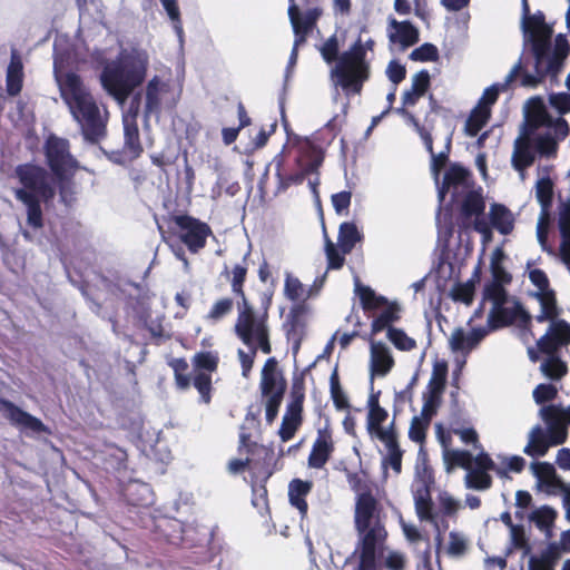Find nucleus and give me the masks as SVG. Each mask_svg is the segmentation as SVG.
Returning a JSON list of instances; mask_svg holds the SVG:
<instances>
[{"label":"nucleus","instance_id":"nucleus-34","mask_svg":"<svg viewBox=\"0 0 570 570\" xmlns=\"http://www.w3.org/2000/svg\"><path fill=\"white\" fill-rule=\"evenodd\" d=\"M379 510V501L370 490L358 493V532L371 524Z\"/></svg>","mask_w":570,"mask_h":570},{"label":"nucleus","instance_id":"nucleus-29","mask_svg":"<svg viewBox=\"0 0 570 570\" xmlns=\"http://www.w3.org/2000/svg\"><path fill=\"white\" fill-rule=\"evenodd\" d=\"M380 441L385 444L387 450V454L382 460V465L384 468L391 466L395 474H400L402 471L403 451L399 445L396 432L382 433Z\"/></svg>","mask_w":570,"mask_h":570},{"label":"nucleus","instance_id":"nucleus-8","mask_svg":"<svg viewBox=\"0 0 570 570\" xmlns=\"http://www.w3.org/2000/svg\"><path fill=\"white\" fill-rule=\"evenodd\" d=\"M358 303L368 317H374L371 324L373 335L384 331L391 323L400 320L401 307L397 302H390L373 288L358 282Z\"/></svg>","mask_w":570,"mask_h":570},{"label":"nucleus","instance_id":"nucleus-5","mask_svg":"<svg viewBox=\"0 0 570 570\" xmlns=\"http://www.w3.org/2000/svg\"><path fill=\"white\" fill-rule=\"evenodd\" d=\"M271 298H266L261 309L249 302H237L238 315L235 323L237 337L246 345L259 347L264 354L272 353L268 308Z\"/></svg>","mask_w":570,"mask_h":570},{"label":"nucleus","instance_id":"nucleus-62","mask_svg":"<svg viewBox=\"0 0 570 570\" xmlns=\"http://www.w3.org/2000/svg\"><path fill=\"white\" fill-rule=\"evenodd\" d=\"M556 518L557 511L549 505H543L534 510L531 514V520L541 530L551 528Z\"/></svg>","mask_w":570,"mask_h":570},{"label":"nucleus","instance_id":"nucleus-53","mask_svg":"<svg viewBox=\"0 0 570 570\" xmlns=\"http://www.w3.org/2000/svg\"><path fill=\"white\" fill-rule=\"evenodd\" d=\"M535 196L543 213L547 214L553 200V183L550 177H542L537 181Z\"/></svg>","mask_w":570,"mask_h":570},{"label":"nucleus","instance_id":"nucleus-28","mask_svg":"<svg viewBox=\"0 0 570 570\" xmlns=\"http://www.w3.org/2000/svg\"><path fill=\"white\" fill-rule=\"evenodd\" d=\"M23 86V63L18 50L12 49L7 68L6 87L9 96H18Z\"/></svg>","mask_w":570,"mask_h":570},{"label":"nucleus","instance_id":"nucleus-27","mask_svg":"<svg viewBox=\"0 0 570 570\" xmlns=\"http://www.w3.org/2000/svg\"><path fill=\"white\" fill-rule=\"evenodd\" d=\"M286 385L281 370L278 368V362L275 357L266 360L261 375V391L263 395H269L276 393L282 384Z\"/></svg>","mask_w":570,"mask_h":570},{"label":"nucleus","instance_id":"nucleus-32","mask_svg":"<svg viewBox=\"0 0 570 570\" xmlns=\"http://www.w3.org/2000/svg\"><path fill=\"white\" fill-rule=\"evenodd\" d=\"M124 150L131 159L138 158L144 148L140 142L139 129L135 118H124Z\"/></svg>","mask_w":570,"mask_h":570},{"label":"nucleus","instance_id":"nucleus-16","mask_svg":"<svg viewBox=\"0 0 570 570\" xmlns=\"http://www.w3.org/2000/svg\"><path fill=\"white\" fill-rule=\"evenodd\" d=\"M490 471H494L501 478L507 476V470L499 468L487 452L481 451L475 455L474 464L466 471L465 487L478 491L490 489L493 483Z\"/></svg>","mask_w":570,"mask_h":570},{"label":"nucleus","instance_id":"nucleus-3","mask_svg":"<svg viewBox=\"0 0 570 570\" xmlns=\"http://www.w3.org/2000/svg\"><path fill=\"white\" fill-rule=\"evenodd\" d=\"M523 10L525 17L523 19V31L528 36L531 45V51L534 58V73H529L522 66L520 85L525 88L539 87L547 76L557 77L561 71L559 67H550L551 38L553 29L546 22V16L542 11H537L529 16V6L523 0Z\"/></svg>","mask_w":570,"mask_h":570},{"label":"nucleus","instance_id":"nucleus-50","mask_svg":"<svg viewBox=\"0 0 570 570\" xmlns=\"http://www.w3.org/2000/svg\"><path fill=\"white\" fill-rule=\"evenodd\" d=\"M284 293L285 296L293 302L306 301L311 297V293L307 292L303 283L289 273H287L285 277Z\"/></svg>","mask_w":570,"mask_h":570},{"label":"nucleus","instance_id":"nucleus-25","mask_svg":"<svg viewBox=\"0 0 570 570\" xmlns=\"http://www.w3.org/2000/svg\"><path fill=\"white\" fill-rule=\"evenodd\" d=\"M535 147L532 140H527V138H515L511 157L512 167L522 174L535 161Z\"/></svg>","mask_w":570,"mask_h":570},{"label":"nucleus","instance_id":"nucleus-30","mask_svg":"<svg viewBox=\"0 0 570 570\" xmlns=\"http://www.w3.org/2000/svg\"><path fill=\"white\" fill-rule=\"evenodd\" d=\"M489 225L502 235H509L514 228V218L510 209L503 204L493 203L489 212Z\"/></svg>","mask_w":570,"mask_h":570},{"label":"nucleus","instance_id":"nucleus-33","mask_svg":"<svg viewBox=\"0 0 570 570\" xmlns=\"http://www.w3.org/2000/svg\"><path fill=\"white\" fill-rule=\"evenodd\" d=\"M222 275L229 281L232 292L237 298V302H248L244 289L247 277V266L245 264H235L232 269L225 266Z\"/></svg>","mask_w":570,"mask_h":570},{"label":"nucleus","instance_id":"nucleus-23","mask_svg":"<svg viewBox=\"0 0 570 570\" xmlns=\"http://www.w3.org/2000/svg\"><path fill=\"white\" fill-rule=\"evenodd\" d=\"M387 36L392 43H400L403 48L414 46L420 40L416 27L410 21H397L394 18L389 20Z\"/></svg>","mask_w":570,"mask_h":570},{"label":"nucleus","instance_id":"nucleus-64","mask_svg":"<svg viewBox=\"0 0 570 570\" xmlns=\"http://www.w3.org/2000/svg\"><path fill=\"white\" fill-rule=\"evenodd\" d=\"M560 346L570 344V324L564 320L552 322L548 330Z\"/></svg>","mask_w":570,"mask_h":570},{"label":"nucleus","instance_id":"nucleus-31","mask_svg":"<svg viewBox=\"0 0 570 570\" xmlns=\"http://www.w3.org/2000/svg\"><path fill=\"white\" fill-rule=\"evenodd\" d=\"M312 488L313 482L301 479L292 480L288 485L289 502L298 510L302 519L307 515L308 504L305 498L311 492Z\"/></svg>","mask_w":570,"mask_h":570},{"label":"nucleus","instance_id":"nucleus-37","mask_svg":"<svg viewBox=\"0 0 570 570\" xmlns=\"http://www.w3.org/2000/svg\"><path fill=\"white\" fill-rule=\"evenodd\" d=\"M560 559V548L556 542L549 543L547 549L539 557H531L529 560V570H554V566Z\"/></svg>","mask_w":570,"mask_h":570},{"label":"nucleus","instance_id":"nucleus-63","mask_svg":"<svg viewBox=\"0 0 570 570\" xmlns=\"http://www.w3.org/2000/svg\"><path fill=\"white\" fill-rule=\"evenodd\" d=\"M333 469L346 479L352 490L356 491V466L352 459L338 460Z\"/></svg>","mask_w":570,"mask_h":570},{"label":"nucleus","instance_id":"nucleus-26","mask_svg":"<svg viewBox=\"0 0 570 570\" xmlns=\"http://www.w3.org/2000/svg\"><path fill=\"white\" fill-rule=\"evenodd\" d=\"M521 71L522 61L520 59L509 71L503 82H497L485 88L478 106H483L491 110V106L497 102L500 92L507 91L511 83L519 77Z\"/></svg>","mask_w":570,"mask_h":570},{"label":"nucleus","instance_id":"nucleus-56","mask_svg":"<svg viewBox=\"0 0 570 570\" xmlns=\"http://www.w3.org/2000/svg\"><path fill=\"white\" fill-rule=\"evenodd\" d=\"M387 337L400 351H412L416 347L414 338L410 337L403 330L387 326Z\"/></svg>","mask_w":570,"mask_h":570},{"label":"nucleus","instance_id":"nucleus-43","mask_svg":"<svg viewBox=\"0 0 570 570\" xmlns=\"http://www.w3.org/2000/svg\"><path fill=\"white\" fill-rule=\"evenodd\" d=\"M168 365L174 372L176 387L180 391L188 390L191 386V374L186 358H171L168 361Z\"/></svg>","mask_w":570,"mask_h":570},{"label":"nucleus","instance_id":"nucleus-57","mask_svg":"<svg viewBox=\"0 0 570 570\" xmlns=\"http://www.w3.org/2000/svg\"><path fill=\"white\" fill-rule=\"evenodd\" d=\"M507 284L490 282L484 286L483 298L493 303V306L504 305L508 301V293L504 288Z\"/></svg>","mask_w":570,"mask_h":570},{"label":"nucleus","instance_id":"nucleus-1","mask_svg":"<svg viewBox=\"0 0 570 570\" xmlns=\"http://www.w3.org/2000/svg\"><path fill=\"white\" fill-rule=\"evenodd\" d=\"M56 79L61 98L79 124L83 138L92 144L98 142L107 134V120L81 77L73 71H56Z\"/></svg>","mask_w":570,"mask_h":570},{"label":"nucleus","instance_id":"nucleus-38","mask_svg":"<svg viewBox=\"0 0 570 570\" xmlns=\"http://www.w3.org/2000/svg\"><path fill=\"white\" fill-rule=\"evenodd\" d=\"M193 372L213 375L218 370L219 355L213 351H200L191 357Z\"/></svg>","mask_w":570,"mask_h":570},{"label":"nucleus","instance_id":"nucleus-42","mask_svg":"<svg viewBox=\"0 0 570 570\" xmlns=\"http://www.w3.org/2000/svg\"><path fill=\"white\" fill-rule=\"evenodd\" d=\"M550 446L551 444L543 430L540 426H535L530 433L529 443L525 445L523 452L530 456H543Z\"/></svg>","mask_w":570,"mask_h":570},{"label":"nucleus","instance_id":"nucleus-35","mask_svg":"<svg viewBox=\"0 0 570 570\" xmlns=\"http://www.w3.org/2000/svg\"><path fill=\"white\" fill-rule=\"evenodd\" d=\"M535 476L547 488L549 494H556L564 482L557 475L554 466L549 462H538L532 464Z\"/></svg>","mask_w":570,"mask_h":570},{"label":"nucleus","instance_id":"nucleus-11","mask_svg":"<svg viewBox=\"0 0 570 570\" xmlns=\"http://www.w3.org/2000/svg\"><path fill=\"white\" fill-rule=\"evenodd\" d=\"M244 430L245 426L243 425L239 434L238 452L244 450L247 453L252 478L255 481L266 482L273 474L274 450L252 441L250 434Z\"/></svg>","mask_w":570,"mask_h":570},{"label":"nucleus","instance_id":"nucleus-39","mask_svg":"<svg viewBox=\"0 0 570 570\" xmlns=\"http://www.w3.org/2000/svg\"><path fill=\"white\" fill-rule=\"evenodd\" d=\"M129 504L134 507H147L153 503L151 490L146 483L131 482L125 490Z\"/></svg>","mask_w":570,"mask_h":570},{"label":"nucleus","instance_id":"nucleus-14","mask_svg":"<svg viewBox=\"0 0 570 570\" xmlns=\"http://www.w3.org/2000/svg\"><path fill=\"white\" fill-rule=\"evenodd\" d=\"M324 238L327 266L331 269H338L344 265L345 255L350 254L356 245V223L344 222L340 225L337 244H334L325 229Z\"/></svg>","mask_w":570,"mask_h":570},{"label":"nucleus","instance_id":"nucleus-40","mask_svg":"<svg viewBox=\"0 0 570 570\" xmlns=\"http://www.w3.org/2000/svg\"><path fill=\"white\" fill-rule=\"evenodd\" d=\"M474 458L471 452L466 450H446L443 451V462L445 470L451 472L455 468L470 470L474 464Z\"/></svg>","mask_w":570,"mask_h":570},{"label":"nucleus","instance_id":"nucleus-59","mask_svg":"<svg viewBox=\"0 0 570 570\" xmlns=\"http://www.w3.org/2000/svg\"><path fill=\"white\" fill-rule=\"evenodd\" d=\"M452 148V135H449L445 141L444 149L440 151L439 154H431V173L435 177V179H439V176L442 171V169L446 166V163L449 161V156L451 154Z\"/></svg>","mask_w":570,"mask_h":570},{"label":"nucleus","instance_id":"nucleus-55","mask_svg":"<svg viewBox=\"0 0 570 570\" xmlns=\"http://www.w3.org/2000/svg\"><path fill=\"white\" fill-rule=\"evenodd\" d=\"M286 391V385L282 382L278 391L276 393L265 395L267 397L265 404V417L268 424H272L274 420L277 417L279 406L282 404L284 394Z\"/></svg>","mask_w":570,"mask_h":570},{"label":"nucleus","instance_id":"nucleus-44","mask_svg":"<svg viewBox=\"0 0 570 570\" xmlns=\"http://www.w3.org/2000/svg\"><path fill=\"white\" fill-rule=\"evenodd\" d=\"M491 110L483 106H476L465 121V134L475 137L490 119Z\"/></svg>","mask_w":570,"mask_h":570},{"label":"nucleus","instance_id":"nucleus-48","mask_svg":"<svg viewBox=\"0 0 570 570\" xmlns=\"http://www.w3.org/2000/svg\"><path fill=\"white\" fill-rule=\"evenodd\" d=\"M505 254L502 248H495L491 256L490 271L492 274V282L510 284L512 275L504 268L503 261Z\"/></svg>","mask_w":570,"mask_h":570},{"label":"nucleus","instance_id":"nucleus-52","mask_svg":"<svg viewBox=\"0 0 570 570\" xmlns=\"http://www.w3.org/2000/svg\"><path fill=\"white\" fill-rule=\"evenodd\" d=\"M541 372L553 381L561 380L568 373L567 364L558 356H548L540 366Z\"/></svg>","mask_w":570,"mask_h":570},{"label":"nucleus","instance_id":"nucleus-18","mask_svg":"<svg viewBox=\"0 0 570 570\" xmlns=\"http://www.w3.org/2000/svg\"><path fill=\"white\" fill-rule=\"evenodd\" d=\"M515 322L521 330L531 332V315L520 302H515L513 307L493 306L488 316V326L491 330L507 327Z\"/></svg>","mask_w":570,"mask_h":570},{"label":"nucleus","instance_id":"nucleus-58","mask_svg":"<svg viewBox=\"0 0 570 570\" xmlns=\"http://www.w3.org/2000/svg\"><path fill=\"white\" fill-rule=\"evenodd\" d=\"M570 51V46L564 35L559 33L554 40V49L553 53H550V67H559L562 69L563 61L568 57Z\"/></svg>","mask_w":570,"mask_h":570},{"label":"nucleus","instance_id":"nucleus-6","mask_svg":"<svg viewBox=\"0 0 570 570\" xmlns=\"http://www.w3.org/2000/svg\"><path fill=\"white\" fill-rule=\"evenodd\" d=\"M324 160L323 149L309 139H304L297 144V155L295 157L298 170L294 173H285L282 161L276 163V177L278 188L286 190L293 185H299L306 176L315 174L313 179L308 180L314 195L317 196V187L320 185L318 168Z\"/></svg>","mask_w":570,"mask_h":570},{"label":"nucleus","instance_id":"nucleus-41","mask_svg":"<svg viewBox=\"0 0 570 570\" xmlns=\"http://www.w3.org/2000/svg\"><path fill=\"white\" fill-rule=\"evenodd\" d=\"M302 422L303 417L301 411L286 409L281 428L278 430V435L282 442H288L292 440L302 425Z\"/></svg>","mask_w":570,"mask_h":570},{"label":"nucleus","instance_id":"nucleus-22","mask_svg":"<svg viewBox=\"0 0 570 570\" xmlns=\"http://www.w3.org/2000/svg\"><path fill=\"white\" fill-rule=\"evenodd\" d=\"M380 390L374 391V389H371V394L367 401V430L371 434H374L379 440H381L382 433L395 432L393 422L389 429L382 428V423L387 419L389 414L385 409L380 406Z\"/></svg>","mask_w":570,"mask_h":570},{"label":"nucleus","instance_id":"nucleus-13","mask_svg":"<svg viewBox=\"0 0 570 570\" xmlns=\"http://www.w3.org/2000/svg\"><path fill=\"white\" fill-rule=\"evenodd\" d=\"M484 212L485 199L481 189L468 191L463 197L460 207V216L462 218L463 226H468V223H470L474 217L473 229L481 234L483 243H489L492 240L493 233L484 217Z\"/></svg>","mask_w":570,"mask_h":570},{"label":"nucleus","instance_id":"nucleus-46","mask_svg":"<svg viewBox=\"0 0 570 570\" xmlns=\"http://www.w3.org/2000/svg\"><path fill=\"white\" fill-rule=\"evenodd\" d=\"M414 503L415 511L420 520H433V502L428 487L419 489L414 493Z\"/></svg>","mask_w":570,"mask_h":570},{"label":"nucleus","instance_id":"nucleus-21","mask_svg":"<svg viewBox=\"0 0 570 570\" xmlns=\"http://www.w3.org/2000/svg\"><path fill=\"white\" fill-rule=\"evenodd\" d=\"M286 338L293 344V352L296 354L306 334V318L304 306L297 305L291 308L284 324Z\"/></svg>","mask_w":570,"mask_h":570},{"label":"nucleus","instance_id":"nucleus-9","mask_svg":"<svg viewBox=\"0 0 570 570\" xmlns=\"http://www.w3.org/2000/svg\"><path fill=\"white\" fill-rule=\"evenodd\" d=\"M169 232L186 246L190 254H198L213 235L212 227L188 214H171L166 218Z\"/></svg>","mask_w":570,"mask_h":570},{"label":"nucleus","instance_id":"nucleus-19","mask_svg":"<svg viewBox=\"0 0 570 570\" xmlns=\"http://www.w3.org/2000/svg\"><path fill=\"white\" fill-rule=\"evenodd\" d=\"M0 412L12 425L20 428L21 430H28L35 433H45L48 431L47 426L40 419L23 411L7 399L0 397Z\"/></svg>","mask_w":570,"mask_h":570},{"label":"nucleus","instance_id":"nucleus-45","mask_svg":"<svg viewBox=\"0 0 570 570\" xmlns=\"http://www.w3.org/2000/svg\"><path fill=\"white\" fill-rule=\"evenodd\" d=\"M559 229L562 237L560 253L564 263L570 265V204H567L560 213Z\"/></svg>","mask_w":570,"mask_h":570},{"label":"nucleus","instance_id":"nucleus-61","mask_svg":"<svg viewBox=\"0 0 570 570\" xmlns=\"http://www.w3.org/2000/svg\"><path fill=\"white\" fill-rule=\"evenodd\" d=\"M234 301L230 297H223L216 301L206 315V320L216 323L232 313Z\"/></svg>","mask_w":570,"mask_h":570},{"label":"nucleus","instance_id":"nucleus-51","mask_svg":"<svg viewBox=\"0 0 570 570\" xmlns=\"http://www.w3.org/2000/svg\"><path fill=\"white\" fill-rule=\"evenodd\" d=\"M191 386H194L199 394V403L209 404L212 402L214 386L210 375L194 373L191 375Z\"/></svg>","mask_w":570,"mask_h":570},{"label":"nucleus","instance_id":"nucleus-4","mask_svg":"<svg viewBox=\"0 0 570 570\" xmlns=\"http://www.w3.org/2000/svg\"><path fill=\"white\" fill-rule=\"evenodd\" d=\"M345 31L335 32L321 46L320 51L324 61L334 63L331 80L346 97L356 95V40L348 49L340 55V38L344 39Z\"/></svg>","mask_w":570,"mask_h":570},{"label":"nucleus","instance_id":"nucleus-49","mask_svg":"<svg viewBox=\"0 0 570 570\" xmlns=\"http://www.w3.org/2000/svg\"><path fill=\"white\" fill-rule=\"evenodd\" d=\"M524 117L543 125H549L551 115L548 112L543 99L535 96L527 101Z\"/></svg>","mask_w":570,"mask_h":570},{"label":"nucleus","instance_id":"nucleus-2","mask_svg":"<svg viewBox=\"0 0 570 570\" xmlns=\"http://www.w3.org/2000/svg\"><path fill=\"white\" fill-rule=\"evenodd\" d=\"M14 177L21 187L14 190V197L26 207V225L33 232L45 226L41 204L52 203L56 189L48 171L36 164H20L14 168Z\"/></svg>","mask_w":570,"mask_h":570},{"label":"nucleus","instance_id":"nucleus-47","mask_svg":"<svg viewBox=\"0 0 570 570\" xmlns=\"http://www.w3.org/2000/svg\"><path fill=\"white\" fill-rule=\"evenodd\" d=\"M161 83L157 78L151 79L146 88L145 116H158L161 109V100L159 97Z\"/></svg>","mask_w":570,"mask_h":570},{"label":"nucleus","instance_id":"nucleus-10","mask_svg":"<svg viewBox=\"0 0 570 570\" xmlns=\"http://www.w3.org/2000/svg\"><path fill=\"white\" fill-rule=\"evenodd\" d=\"M358 570H382V561L387 550V531L380 521L358 532Z\"/></svg>","mask_w":570,"mask_h":570},{"label":"nucleus","instance_id":"nucleus-24","mask_svg":"<svg viewBox=\"0 0 570 570\" xmlns=\"http://www.w3.org/2000/svg\"><path fill=\"white\" fill-rule=\"evenodd\" d=\"M394 365V360L382 342H371V389H374V376H385Z\"/></svg>","mask_w":570,"mask_h":570},{"label":"nucleus","instance_id":"nucleus-15","mask_svg":"<svg viewBox=\"0 0 570 570\" xmlns=\"http://www.w3.org/2000/svg\"><path fill=\"white\" fill-rule=\"evenodd\" d=\"M540 416L547 424V438L551 446L563 444L568 439L570 425V406L550 404L540 410Z\"/></svg>","mask_w":570,"mask_h":570},{"label":"nucleus","instance_id":"nucleus-60","mask_svg":"<svg viewBox=\"0 0 570 570\" xmlns=\"http://www.w3.org/2000/svg\"><path fill=\"white\" fill-rule=\"evenodd\" d=\"M535 151L541 156H556L558 151V140L550 134L538 135L533 140Z\"/></svg>","mask_w":570,"mask_h":570},{"label":"nucleus","instance_id":"nucleus-54","mask_svg":"<svg viewBox=\"0 0 570 570\" xmlns=\"http://www.w3.org/2000/svg\"><path fill=\"white\" fill-rule=\"evenodd\" d=\"M305 400V384H304V372L298 375H294L292 389H291V401L286 409L296 410L303 412V403Z\"/></svg>","mask_w":570,"mask_h":570},{"label":"nucleus","instance_id":"nucleus-12","mask_svg":"<svg viewBox=\"0 0 570 570\" xmlns=\"http://www.w3.org/2000/svg\"><path fill=\"white\" fill-rule=\"evenodd\" d=\"M69 141L65 138L50 136L45 145L47 164L57 179L72 176L78 167L77 160L70 154Z\"/></svg>","mask_w":570,"mask_h":570},{"label":"nucleus","instance_id":"nucleus-17","mask_svg":"<svg viewBox=\"0 0 570 570\" xmlns=\"http://www.w3.org/2000/svg\"><path fill=\"white\" fill-rule=\"evenodd\" d=\"M289 2L288 18L295 36L293 55H296L298 47L306 42L307 37L316 27L317 20L322 16V9L314 7L302 13L294 0H289Z\"/></svg>","mask_w":570,"mask_h":570},{"label":"nucleus","instance_id":"nucleus-7","mask_svg":"<svg viewBox=\"0 0 570 570\" xmlns=\"http://www.w3.org/2000/svg\"><path fill=\"white\" fill-rule=\"evenodd\" d=\"M146 77V68L135 59L114 61L104 67L100 81L104 89L120 104Z\"/></svg>","mask_w":570,"mask_h":570},{"label":"nucleus","instance_id":"nucleus-36","mask_svg":"<svg viewBox=\"0 0 570 570\" xmlns=\"http://www.w3.org/2000/svg\"><path fill=\"white\" fill-rule=\"evenodd\" d=\"M470 176L469 169L459 164H452L444 174L442 185L439 189L441 198H444L445 194L451 188H459L465 185Z\"/></svg>","mask_w":570,"mask_h":570},{"label":"nucleus","instance_id":"nucleus-20","mask_svg":"<svg viewBox=\"0 0 570 570\" xmlns=\"http://www.w3.org/2000/svg\"><path fill=\"white\" fill-rule=\"evenodd\" d=\"M334 452V442L328 429L318 430L317 436L312 445L307 458L309 468L322 469Z\"/></svg>","mask_w":570,"mask_h":570}]
</instances>
